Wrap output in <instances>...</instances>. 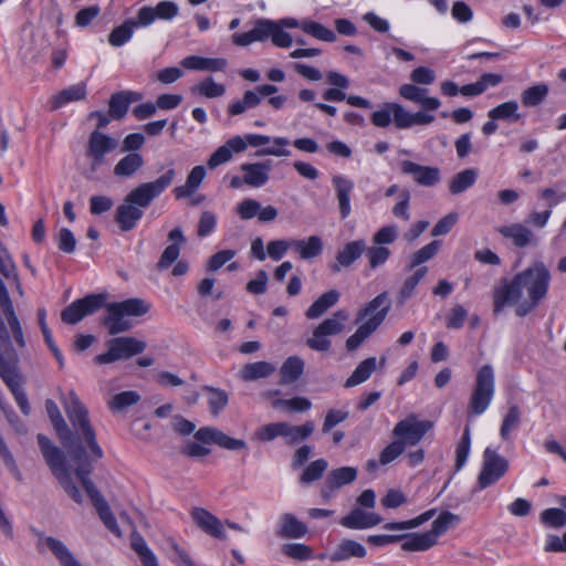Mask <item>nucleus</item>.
<instances>
[{
	"label": "nucleus",
	"instance_id": "f257e3e1",
	"mask_svg": "<svg viewBox=\"0 0 566 566\" xmlns=\"http://www.w3.org/2000/svg\"><path fill=\"white\" fill-rule=\"evenodd\" d=\"M64 409L71 427L64 420L57 405L51 399L45 401L46 413L66 454L46 436L38 434L42 455L52 474L74 502L81 503L83 496L72 480V472L81 482L105 527L108 531H119L108 503L90 479L94 470L93 464L104 457V451L97 441L88 410L74 391L69 392Z\"/></svg>",
	"mask_w": 566,
	"mask_h": 566
},
{
	"label": "nucleus",
	"instance_id": "f03ea898",
	"mask_svg": "<svg viewBox=\"0 0 566 566\" xmlns=\"http://www.w3.org/2000/svg\"><path fill=\"white\" fill-rule=\"evenodd\" d=\"M107 298V293H91L77 298L62 310L61 319L65 324L75 325L86 316L105 308L101 324L109 335L115 336L134 327L132 317L144 316L150 310V304L139 297L112 303H108Z\"/></svg>",
	"mask_w": 566,
	"mask_h": 566
},
{
	"label": "nucleus",
	"instance_id": "7ed1b4c3",
	"mask_svg": "<svg viewBox=\"0 0 566 566\" xmlns=\"http://www.w3.org/2000/svg\"><path fill=\"white\" fill-rule=\"evenodd\" d=\"M551 279V272L542 261L517 273L512 280L503 279L493 291L494 314H500L507 305L516 304L523 295V289L530 298L542 302L547 295Z\"/></svg>",
	"mask_w": 566,
	"mask_h": 566
},
{
	"label": "nucleus",
	"instance_id": "20e7f679",
	"mask_svg": "<svg viewBox=\"0 0 566 566\" xmlns=\"http://www.w3.org/2000/svg\"><path fill=\"white\" fill-rule=\"evenodd\" d=\"M388 293L382 292L369 301L357 313L356 323L365 321L356 332L346 340V348L348 352L357 349L361 343L368 338L385 321L390 311V303L387 302Z\"/></svg>",
	"mask_w": 566,
	"mask_h": 566
},
{
	"label": "nucleus",
	"instance_id": "39448f33",
	"mask_svg": "<svg viewBox=\"0 0 566 566\" xmlns=\"http://www.w3.org/2000/svg\"><path fill=\"white\" fill-rule=\"evenodd\" d=\"M271 39L277 48H290L293 44V38L285 32L275 21L266 18H259L254 21L252 30L244 33H233L232 43L237 46H248L253 42H264Z\"/></svg>",
	"mask_w": 566,
	"mask_h": 566
},
{
	"label": "nucleus",
	"instance_id": "423d86ee",
	"mask_svg": "<svg viewBox=\"0 0 566 566\" xmlns=\"http://www.w3.org/2000/svg\"><path fill=\"white\" fill-rule=\"evenodd\" d=\"M494 371L491 365L482 366L475 378V385L468 405L469 416H480L490 406L494 396Z\"/></svg>",
	"mask_w": 566,
	"mask_h": 566
},
{
	"label": "nucleus",
	"instance_id": "0eeeda50",
	"mask_svg": "<svg viewBox=\"0 0 566 566\" xmlns=\"http://www.w3.org/2000/svg\"><path fill=\"white\" fill-rule=\"evenodd\" d=\"M175 177L176 170L170 168L156 180L143 182L132 189L125 199L142 210L146 209L172 184Z\"/></svg>",
	"mask_w": 566,
	"mask_h": 566
},
{
	"label": "nucleus",
	"instance_id": "6e6552de",
	"mask_svg": "<svg viewBox=\"0 0 566 566\" xmlns=\"http://www.w3.org/2000/svg\"><path fill=\"white\" fill-rule=\"evenodd\" d=\"M147 347L144 340L130 336H119L107 342V352L95 356L98 365L112 364L120 359H129L142 354Z\"/></svg>",
	"mask_w": 566,
	"mask_h": 566
},
{
	"label": "nucleus",
	"instance_id": "1a4fd4ad",
	"mask_svg": "<svg viewBox=\"0 0 566 566\" xmlns=\"http://www.w3.org/2000/svg\"><path fill=\"white\" fill-rule=\"evenodd\" d=\"M509 461L495 450L486 448L483 452L482 468L474 491H482L500 481L509 471Z\"/></svg>",
	"mask_w": 566,
	"mask_h": 566
},
{
	"label": "nucleus",
	"instance_id": "9d476101",
	"mask_svg": "<svg viewBox=\"0 0 566 566\" xmlns=\"http://www.w3.org/2000/svg\"><path fill=\"white\" fill-rule=\"evenodd\" d=\"M347 318L348 314L344 310H338L313 331V336L306 339V345L316 352H327L332 344L327 336L340 334L344 331L343 322Z\"/></svg>",
	"mask_w": 566,
	"mask_h": 566
},
{
	"label": "nucleus",
	"instance_id": "9b49d317",
	"mask_svg": "<svg viewBox=\"0 0 566 566\" xmlns=\"http://www.w3.org/2000/svg\"><path fill=\"white\" fill-rule=\"evenodd\" d=\"M433 427L430 420H420L416 413L408 415L405 419L399 420L394 429L392 436L398 441H402V446H417L429 430Z\"/></svg>",
	"mask_w": 566,
	"mask_h": 566
},
{
	"label": "nucleus",
	"instance_id": "f8f14e48",
	"mask_svg": "<svg viewBox=\"0 0 566 566\" xmlns=\"http://www.w3.org/2000/svg\"><path fill=\"white\" fill-rule=\"evenodd\" d=\"M179 14V7L175 1L163 0L156 6H144L138 10V23L148 28L156 20L171 21Z\"/></svg>",
	"mask_w": 566,
	"mask_h": 566
},
{
	"label": "nucleus",
	"instance_id": "ddd939ff",
	"mask_svg": "<svg viewBox=\"0 0 566 566\" xmlns=\"http://www.w3.org/2000/svg\"><path fill=\"white\" fill-rule=\"evenodd\" d=\"M117 142L101 132L94 130L88 138L86 156L91 158V168L96 170L104 164L105 155L115 150Z\"/></svg>",
	"mask_w": 566,
	"mask_h": 566
},
{
	"label": "nucleus",
	"instance_id": "4468645a",
	"mask_svg": "<svg viewBox=\"0 0 566 566\" xmlns=\"http://www.w3.org/2000/svg\"><path fill=\"white\" fill-rule=\"evenodd\" d=\"M195 439L203 444H217L222 449L230 451L243 450L247 442L243 439L232 438L223 431L213 427H201L196 433Z\"/></svg>",
	"mask_w": 566,
	"mask_h": 566
},
{
	"label": "nucleus",
	"instance_id": "2eb2a0df",
	"mask_svg": "<svg viewBox=\"0 0 566 566\" xmlns=\"http://www.w3.org/2000/svg\"><path fill=\"white\" fill-rule=\"evenodd\" d=\"M358 470L354 467H340L331 470L321 489L323 499H331L340 488L352 484L356 481Z\"/></svg>",
	"mask_w": 566,
	"mask_h": 566
},
{
	"label": "nucleus",
	"instance_id": "dca6fc26",
	"mask_svg": "<svg viewBox=\"0 0 566 566\" xmlns=\"http://www.w3.org/2000/svg\"><path fill=\"white\" fill-rule=\"evenodd\" d=\"M18 357L11 346L10 337L6 327L0 328V377L3 381H10V378L19 376L17 373Z\"/></svg>",
	"mask_w": 566,
	"mask_h": 566
},
{
	"label": "nucleus",
	"instance_id": "f3484780",
	"mask_svg": "<svg viewBox=\"0 0 566 566\" xmlns=\"http://www.w3.org/2000/svg\"><path fill=\"white\" fill-rule=\"evenodd\" d=\"M365 250L366 242L363 239L346 243L336 253L335 261L329 263V270L333 273H339L343 269L352 266L363 255Z\"/></svg>",
	"mask_w": 566,
	"mask_h": 566
},
{
	"label": "nucleus",
	"instance_id": "a211bd4d",
	"mask_svg": "<svg viewBox=\"0 0 566 566\" xmlns=\"http://www.w3.org/2000/svg\"><path fill=\"white\" fill-rule=\"evenodd\" d=\"M281 28H301L305 33L325 42H334L336 41V34L325 25L311 21V20H304L302 22H298L294 18H283L279 21H276Z\"/></svg>",
	"mask_w": 566,
	"mask_h": 566
},
{
	"label": "nucleus",
	"instance_id": "6ab92c4d",
	"mask_svg": "<svg viewBox=\"0 0 566 566\" xmlns=\"http://www.w3.org/2000/svg\"><path fill=\"white\" fill-rule=\"evenodd\" d=\"M401 171L405 175H411L413 180L423 187H432L440 181V169L438 167L421 166L410 160H402Z\"/></svg>",
	"mask_w": 566,
	"mask_h": 566
},
{
	"label": "nucleus",
	"instance_id": "aec40b11",
	"mask_svg": "<svg viewBox=\"0 0 566 566\" xmlns=\"http://www.w3.org/2000/svg\"><path fill=\"white\" fill-rule=\"evenodd\" d=\"M142 98L143 95L140 93L129 90L112 94L108 101V116L114 120L123 119L128 113L130 104Z\"/></svg>",
	"mask_w": 566,
	"mask_h": 566
},
{
	"label": "nucleus",
	"instance_id": "412c9836",
	"mask_svg": "<svg viewBox=\"0 0 566 566\" xmlns=\"http://www.w3.org/2000/svg\"><path fill=\"white\" fill-rule=\"evenodd\" d=\"M245 149V140L241 136L237 135L228 139L222 146L218 147L209 157L207 165L210 169H214L218 166L230 161L234 153H243Z\"/></svg>",
	"mask_w": 566,
	"mask_h": 566
},
{
	"label": "nucleus",
	"instance_id": "4be33fe9",
	"mask_svg": "<svg viewBox=\"0 0 566 566\" xmlns=\"http://www.w3.org/2000/svg\"><path fill=\"white\" fill-rule=\"evenodd\" d=\"M240 169L244 172L245 185L260 188L269 181L272 169L270 160L262 163H244Z\"/></svg>",
	"mask_w": 566,
	"mask_h": 566
},
{
	"label": "nucleus",
	"instance_id": "5701e85b",
	"mask_svg": "<svg viewBox=\"0 0 566 566\" xmlns=\"http://www.w3.org/2000/svg\"><path fill=\"white\" fill-rule=\"evenodd\" d=\"M381 521L379 514L355 507L340 520V524L347 528H370L379 525Z\"/></svg>",
	"mask_w": 566,
	"mask_h": 566
},
{
	"label": "nucleus",
	"instance_id": "b1692460",
	"mask_svg": "<svg viewBox=\"0 0 566 566\" xmlns=\"http://www.w3.org/2000/svg\"><path fill=\"white\" fill-rule=\"evenodd\" d=\"M168 240L171 241V244L166 247L156 265L159 271L168 269L177 261L180 254V245L186 242L182 229L179 227L172 229L168 233Z\"/></svg>",
	"mask_w": 566,
	"mask_h": 566
},
{
	"label": "nucleus",
	"instance_id": "393cba45",
	"mask_svg": "<svg viewBox=\"0 0 566 566\" xmlns=\"http://www.w3.org/2000/svg\"><path fill=\"white\" fill-rule=\"evenodd\" d=\"M441 533H401V548L408 552H423L438 544Z\"/></svg>",
	"mask_w": 566,
	"mask_h": 566
},
{
	"label": "nucleus",
	"instance_id": "a878e982",
	"mask_svg": "<svg viewBox=\"0 0 566 566\" xmlns=\"http://www.w3.org/2000/svg\"><path fill=\"white\" fill-rule=\"evenodd\" d=\"M332 182L336 191L340 216L343 219H346L352 211L350 195L354 190V182L342 175L334 176Z\"/></svg>",
	"mask_w": 566,
	"mask_h": 566
},
{
	"label": "nucleus",
	"instance_id": "bb28decb",
	"mask_svg": "<svg viewBox=\"0 0 566 566\" xmlns=\"http://www.w3.org/2000/svg\"><path fill=\"white\" fill-rule=\"evenodd\" d=\"M143 216L144 211L142 209L127 202L124 198V202L116 209L115 221L122 231L128 232L137 226Z\"/></svg>",
	"mask_w": 566,
	"mask_h": 566
},
{
	"label": "nucleus",
	"instance_id": "cd10ccee",
	"mask_svg": "<svg viewBox=\"0 0 566 566\" xmlns=\"http://www.w3.org/2000/svg\"><path fill=\"white\" fill-rule=\"evenodd\" d=\"M191 517L195 521L196 525L202 531H223L224 526H228L229 528L233 530L239 528L238 524L229 521H226L223 523L217 516H214L209 511L202 507H195L191 511Z\"/></svg>",
	"mask_w": 566,
	"mask_h": 566
},
{
	"label": "nucleus",
	"instance_id": "c85d7f7f",
	"mask_svg": "<svg viewBox=\"0 0 566 566\" xmlns=\"http://www.w3.org/2000/svg\"><path fill=\"white\" fill-rule=\"evenodd\" d=\"M181 65L187 70L222 72L226 70L228 62L223 57L189 55L182 59Z\"/></svg>",
	"mask_w": 566,
	"mask_h": 566
},
{
	"label": "nucleus",
	"instance_id": "c756f323",
	"mask_svg": "<svg viewBox=\"0 0 566 566\" xmlns=\"http://www.w3.org/2000/svg\"><path fill=\"white\" fill-rule=\"evenodd\" d=\"M397 128L408 129L415 125H429L434 120V116L426 111L410 113L401 105L397 107Z\"/></svg>",
	"mask_w": 566,
	"mask_h": 566
},
{
	"label": "nucleus",
	"instance_id": "7c9ffc66",
	"mask_svg": "<svg viewBox=\"0 0 566 566\" xmlns=\"http://www.w3.org/2000/svg\"><path fill=\"white\" fill-rule=\"evenodd\" d=\"M145 165L143 156L138 153H129L115 165L113 174L118 178H132Z\"/></svg>",
	"mask_w": 566,
	"mask_h": 566
},
{
	"label": "nucleus",
	"instance_id": "2f4dec72",
	"mask_svg": "<svg viewBox=\"0 0 566 566\" xmlns=\"http://www.w3.org/2000/svg\"><path fill=\"white\" fill-rule=\"evenodd\" d=\"M138 21V13L135 18L126 19L120 25L115 27L108 34V43L112 46L119 48L128 42L134 33V30L142 28Z\"/></svg>",
	"mask_w": 566,
	"mask_h": 566
},
{
	"label": "nucleus",
	"instance_id": "473e14b6",
	"mask_svg": "<svg viewBox=\"0 0 566 566\" xmlns=\"http://www.w3.org/2000/svg\"><path fill=\"white\" fill-rule=\"evenodd\" d=\"M86 94L87 90L84 83L71 85L51 97V109H57L67 103L84 99Z\"/></svg>",
	"mask_w": 566,
	"mask_h": 566
},
{
	"label": "nucleus",
	"instance_id": "72a5a7b5",
	"mask_svg": "<svg viewBox=\"0 0 566 566\" xmlns=\"http://www.w3.org/2000/svg\"><path fill=\"white\" fill-rule=\"evenodd\" d=\"M339 292L337 290H329L323 293L313 304L306 310L305 316L308 319L321 317L328 308L334 306L339 300Z\"/></svg>",
	"mask_w": 566,
	"mask_h": 566
},
{
	"label": "nucleus",
	"instance_id": "f704fd0d",
	"mask_svg": "<svg viewBox=\"0 0 566 566\" xmlns=\"http://www.w3.org/2000/svg\"><path fill=\"white\" fill-rule=\"evenodd\" d=\"M206 177V168L203 166L193 167L187 176L186 184L174 189L176 199L190 197L201 185Z\"/></svg>",
	"mask_w": 566,
	"mask_h": 566
},
{
	"label": "nucleus",
	"instance_id": "c9c22d12",
	"mask_svg": "<svg viewBox=\"0 0 566 566\" xmlns=\"http://www.w3.org/2000/svg\"><path fill=\"white\" fill-rule=\"evenodd\" d=\"M315 430V423L312 420H308L300 426H293L289 422H285L284 434L286 444L295 446L306 439H308Z\"/></svg>",
	"mask_w": 566,
	"mask_h": 566
},
{
	"label": "nucleus",
	"instance_id": "e433bc0d",
	"mask_svg": "<svg viewBox=\"0 0 566 566\" xmlns=\"http://www.w3.org/2000/svg\"><path fill=\"white\" fill-rule=\"evenodd\" d=\"M304 360L298 356L289 357L280 368L281 385L294 384L304 371Z\"/></svg>",
	"mask_w": 566,
	"mask_h": 566
},
{
	"label": "nucleus",
	"instance_id": "4c0bfd02",
	"mask_svg": "<svg viewBox=\"0 0 566 566\" xmlns=\"http://www.w3.org/2000/svg\"><path fill=\"white\" fill-rule=\"evenodd\" d=\"M518 103L514 99L504 102L488 112V117L493 120L515 123L522 119L518 113Z\"/></svg>",
	"mask_w": 566,
	"mask_h": 566
},
{
	"label": "nucleus",
	"instance_id": "58836bf2",
	"mask_svg": "<svg viewBox=\"0 0 566 566\" xmlns=\"http://www.w3.org/2000/svg\"><path fill=\"white\" fill-rule=\"evenodd\" d=\"M291 247L304 260L318 256L323 251V241L318 235H311L305 240H292Z\"/></svg>",
	"mask_w": 566,
	"mask_h": 566
},
{
	"label": "nucleus",
	"instance_id": "ea45409f",
	"mask_svg": "<svg viewBox=\"0 0 566 566\" xmlns=\"http://www.w3.org/2000/svg\"><path fill=\"white\" fill-rule=\"evenodd\" d=\"M366 556V548L360 543L353 539H344L337 548L331 554L333 562H340L350 557L363 558Z\"/></svg>",
	"mask_w": 566,
	"mask_h": 566
},
{
	"label": "nucleus",
	"instance_id": "a19ab883",
	"mask_svg": "<svg viewBox=\"0 0 566 566\" xmlns=\"http://www.w3.org/2000/svg\"><path fill=\"white\" fill-rule=\"evenodd\" d=\"M275 367L268 361H255L245 364L240 370V378L244 381H254L272 375Z\"/></svg>",
	"mask_w": 566,
	"mask_h": 566
},
{
	"label": "nucleus",
	"instance_id": "79ce46f5",
	"mask_svg": "<svg viewBox=\"0 0 566 566\" xmlns=\"http://www.w3.org/2000/svg\"><path fill=\"white\" fill-rule=\"evenodd\" d=\"M376 357H368L360 361L352 375L346 379L345 387L352 388L365 382L376 369Z\"/></svg>",
	"mask_w": 566,
	"mask_h": 566
},
{
	"label": "nucleus",
	"instance_id": "37998d69",
	"mask_svg": "<svg viewBox=\"0 0 566 566\" xmlns=\"http://www.w3.org/2000/svg\"><path fill=\"white\" fill-rule=\"evenodd\" d=\"M323 98L328 102L346 101L350 106L371 108V102L358 95H346L344 90L329 87L323 93Z\"/></svg>",
	"mask_w": 566,
	"mask_h": 566
},
{
	"label": "nucleus",
	"instance_id": "c03bdc74",
	"mask_svg": "<svg viewBox=\"0 0 566 566\" xmlns=\"http://www.w3.org/2000/svg\"><path fill=\"white\" fill-rule=\"evenodd\" d=\"M401 106L399 103L387 102L384 103L382 107L374 112L370 116L373 125L379 128L388 127L394 122L397 127V107Z\"/></svg>",
	"mask_w": 566,
	"mask_h": 566
},
{
	"label": "nucleus",
	"instance_id": "a18cd8bd",
	"mask_svg": "<svg viewBox=\"0 0 566 566\" xmlns=\"http://www.w3.org/2000/svg\"><path fill=\"white\" fill-rule=\"evenodd\" d=\"M478 178V171L473 168L464 169L454 175L449 184V191L459 195L471 188Z\"/></svg>",
	"mask_w": 566,
	"mask_h": 566
},
{
	"label": "nucleus",
	"instance_id": "49530a36",
	"mask_svg": "<svg viewBox=\"0 0 566 566\" xmlns=\"http://www.w3.org/2000/svg\"><path fill=\"white\" fill-rule=\"evenodd\" d=\"M499 232L504 238L512 239L514 245L517 248L526 247L530 243L532 237L531 230L520 223L501 227Z\"/></svg>",
	"mask_w": 566,
	"mask_h": 566
},
{
	"label": "nucleus",
	"instance_id": "de8ad7c7",
	"mask_svg": "<svg viewBox=\"0 0 566 566\" xmlns=\"http://www.w3.org/2000/svg\"><path fill=\"white\" fill-rule=\"evenodd\" d=\"M208 394V406L211 415L218 416L229 403V395L226 390L213 386H203Z\"/></svg>",
	"mask_w": 566,
	"mask_h": 566
},
{
	"label": "nucleus",
	"instance_id": "09e8293b",
	"mask_svg": "<svg viewBox=\"0 0 566 566\" xmlns=\"http://www.w3.org/2000/svg\"><path fill=\"white\" fill-rule=\"evenodd\" d=\"M262 98L256 88L245 91L243 98L231 103L228 107V113L232 116L240 115L249 108H254L260 105Z\"/></svg>",
	"mask_w": 566,
	"mask_h": 566
},
{
	"label": "nucleus",
	"instance_id": "8fccbe9b",
	"mask_svg": "<svg viewBox=\"0 0 566 566\" xmlns=\"http://www.w3.org/2000/svg\"><path fill=\"white\" fill-rule=\"evenodd\" d=\"M548 91V85L545 83L533 85L522 92L521 102L525 107H535L547 97Z\"/></svg>",
	"mask_w": 566,
	"mask_h": 566
},
{
	"label": "nucleus",
	"instance_id": "3c124183",
	"mask_svg": "<svg viewBox=\"0 0 566 566\" xmlns=\"http://www.w3.org/2000/svg\"><path fill=\"white\" fill-rule=\"evenodd\" d=\"M439 249H440V241H438V240H433L430 243H428L427 245L422 247L421 249H419L418 251L412 253V255L409 259V264L407 265V270L411 271L415 268H420V265L422 263L432 259L438 253Z\"/></svg>",
	"mask_w": 566,
	"mask_h": 566
},
{
	"label": "nucleus",
	"instance_id": "603ef678",
	"mask_svg": "<svg viewBox=\"0 0 566 566\" xmlns=\"http://www.w3.org/2000/svg\"><path fill=\"white\" fill-rule=\"evenodd\" d=\"M132 548L139 556L143 566H159L157 557L147 546L145 539L138 533H133Z\"/></svg>",
	"mask_w": 566,
	"mask_h": 566
},
{
	"label": "nucleus",
	"instance_id": "864d4df0",
	"mask_svg": "<svg viewBox=\"0 0 566 566\" xmlns=\"http://www.w3.org/2000/svg\"><path fill=\"white\" fill-rule=\"evenodd\" d=\"M191 92L207 98H217L226 93V86L223 84L216 83L211 76H208L197 85H193L191 87Z\"/></svg>",
	"mask_w": 566,
	"mask_h": 566
},
{
	"label": "nucleus",
	"instance_id": "5fc2aeb1",
	"mask_svg": "<svg viewBox=\"0 0 566 566\" xmlns=\"http://www.w3.org/2000/svg\"><path fill=\"white\" fill-rule=\"evenodd\" d=\"M328 468V462L325 459H317L312 461L300 475V483L311 484L319 480Z\"/></svg>",
	"mask_w": 566,
	"mask_h": 566
},
{
	"label": "nucleus",
	"instance_id": "6e6d98bb",
	"mask_svg": "<svg viewBox=\"0 0 566 566\" xmlns=\"http://www.w3.org/2000/svg\"><path fill=\"white\" fill-rule=\"evenodd\" d=\"M428 273L427 266L418 268L409 277L405 280L399 291V301L400 303L406 302L410 298L415 292V289L419 284V282L426 276Z\"/></svg>",
	"mask_w": 566,
	"mask_h": 566
},
{
	"label": "nucleus",
	"instance_id": "4d7b16f0",
	"mask_svg": "<svg viewBox=\"0 0 566 566\" xmlns=\"http://www.w3.org/2000/svg\"><path fill=\"white\" fill-rule=\"evenodd\" d=\"M140 399L137 391L127 390L116 394L108 402V407L113 411H122L133 405H136Z\"/></svg>",
	"mask_w": 566,
	"mask_h": 566
},
{
	"label": "nucleus",
	"instance_id": "13d9d810",
	"mask_svg": "<svg viewBox=\"0 0 566 566\" xmlns=\"http://www.w3.org/2000/svg\"><path fill=\"white\" fill-rule=\"evenodd\" d=\"M285 421L272 422L260 427L255 431V439L261 442H270L284 434Z\"/></svg>",
	"mask_w": 566,
	"mask_h": 566
},
{
	"label": "nucleus",
	"instance_id": "bf43d9fd",
	"mask_svg": "<svg viewBox=\"0 0 566 566\" xmlns=\"http://www.w3.org/2000/svg\"><path fill=\"white\" fill-rule=\"evenodd\" d=\"M471 447L470 427L464 428L463 434L455 450V470L459 471L465 464Z\"/></svg>",
	"mask_w": 566,
	"mask_h": 566
},
{
	"label": "nucleus",
	"instance_id": "052dcab7",
	"mask_svg": "<svg viewBox=\"0 0 566 566\" xmlns=\"http://www.w3.org/2000/svg\"><path fill=\"white\" fill-rule=\"evenodd\" d=\"M521 422V411L518 406L513 405L510 407L507 413L505 415L502 426H501V437L504 440H507L512 430L516 429Z\"/></svg>",
	"mask_w": 566,
	"mask_h": 566
},
{
	"label": "nucleus",
	"instance_id": "680f3d73",
	"mask_svg": "<svg viewBox=\"0 0 566 566\" xmlns=\"http://www.w3.org/2000/svg\"><path fill=\"white\" fill-rule=\"evenodd\" d=\"M46 543L49 548L60 559L62 566H81V564L71 555L67 548L60 541L49 537Z\"/></svg>",
	"mask_w": 566,
	"mask_h": 566
},
{
	"label": "nucleus",
	"instance_id": "e2e57ef3",
	"mask_svg": "<svg viewBox=\"0 0 566 566\" xmlns=\"http://www.w3.org/2000/svg\"><path fill=\"white\" fill-rule=\"evenodd\" d=\"M433 515H434V511L433 510H429V511L420 514L419 516H417L415 518H411V520H408V521H405V522L387 523L384 527L386 530H389V531L411 530V528H416V527L420 526L421 524H423L424 522L429 521Z\"/></svg>",
	"mask_w": 566,
	"mask_h": 566
},
{
	"label": "nucleus",
	"instance_id": "0e129e2a",
	"mask_svg": "<svg viewBox=\"0 0 566 566\" xmlns=\"http://www.w3.org/2000/svg\"><path fill=\"white\" fill-rule=\"evenodd\" d=\"M4 382L8 386V388L10 389V391L12 392V395L14 396V399H15L18 406L20 407L21 411L25 416H29L31 408L29 406L27 396L21 388L20 376L12 377V378H10V381H4Z\"/></svg>",
	"mask_w": 566,
	"mask_h": 566
},
{
	"label": "nucleus",
	"instance_id": "69168bd1",
	"mask_svg": "<svg viewBox=\"0 0 566 566\" xmlns=\"http://www.w3.org/2000/svg\"><path fill=\"white\" fill-rule=\"evenodd\" d=\"M541 521L547 527H563L566 524V512L562 507L546 509L541 513Z\"/></svg>",
	"mask_w": 566,
	"mask_h": 566
},
{
	"label": "nucleus",
	"instance_id": "338daca9",
	"mask_svg": "<svg viewBox=\"0 0 566 566\" xmlns=\"http://www.w3.org/2000/svg\"><path fill=\"white\" fill-rule=\"evenodd\" d=\"M281 551L284 555L296 560H306L312 557V548L305 544L286 543Z\"/></svg>",
	"mask_w": 566,
	"mask_h": 566
},
{
	"label": "nucleus",
	"instance_id": "774afa93",
	"mask_svg": "<svg viewBox=\"0 0 566 566\" xmlns=\"http://www.w3.org/2000/svg\"><path fill=\"white\" fill-rule=\"evenodd\" d=\"M460 516L446 511L439 514V516L432 522L430 531H448L449 528H457L460 525Z\"/></svg>",
	"mask_w": 566,
	"mask_h": 566
}]
</instances>
